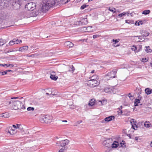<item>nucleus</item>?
Returning <instances> with one entry per match:
<instances>
[{
    "instance_id": "59",
    "label": "nucleus",
    "mask_w": 152,
    "mask_h": 152,
    "mask_svg": "<svg viewBox=\"0 0 152 152\" xmlns=\"http://www.w3.org/2000/svg\"><path fill=\"white\" fill-rule=\"evenodd\" d=\"M9 67L10 66L11 67H12L14 66V65L12 64H9Z\"/></svg>"
},
{
    "instance_id": "28",
    "label": "nucleus",
    "mask_w": 152,
    "mask_h": 152,
    "mask_svg": "<svg viewBox=\"0 0 152 152\" xmlns=\"http://www.w3.org/2000/svg\"><path fill=\"white\" fill-rule=\"evenodd\" d=\"M150 12V10H144L143 11L142 13L143 14L146 15L149 14Z\"/></svg>"
},
{
    "instance_id": "27",
    "label": "nucleus",
    "mask_w": 152,
    "mask_h": 152,
    "mask_svg": "<svg viewBox=\"0 0 152 152\" xmlns=\"http://www.w3.org/2000/svg\"><path fill=\"white\" fill-rule=\"evenodd\" d=\"M125 22L126 23L129 24H134V21L131 20H125Z\"/></svg>"
},
{
    "instance_id": "10",
    "label": "nucleus",
    "mask_w": 152,
    "mask_h": 152,
    "mask_svg": "<svg viewBox=\"0 0 152 152\" xmlns=\"http://www.w3.org/2000/svg\"><path fill=\"white\" fill-rule=\"evenodd\" d=\"M69 142V141L67 140H63L60 142V146L62 147H64L67 145Z\"/></svg>"
},
{
    "instance_id": "57",
    "label": "nucleus",
    "mask_w": 152,
    "mask_h": 152,
    "mask_svg": "<svg viewBox=\"0 0 152 152\" xmlns=\"http://www.w3.org/2000/svg\"><path fill=\"white\" fill-rule=\"evenodd\" d=\"M139 23L140 24L142 25L143 24V21L142 20L139 21Z\"/></svg>"
},
{
    "instance_id": "50",
    "label": "nucleus",
    "mask_w": 152,
    "mask_h": 152,
    "mask_svg": "<svg viewBox=\"0 0 152 152\" xmlns=\"http://www.w3.org/2000/svg\"><path fill=\"white\" fill-rule=\"evenodd\" d=\"M139 22V20L136 21L135 23V25L136 26H139L140 25V24Z\"/></svg>"
},
{
    "instance_id": "54",
    "label": "nucleus",
    "mask_w": 152,
    "mask_h": 152,
    "mask_svg": "<svg viewBox=\"0 0 152 152\" xmlns=\"http://www.w3.org/2000/svg\"><path fill=\"white\" fill-rule=\"evenodd\" d=\"M21 42H22V41L21 40H18V41L17 42H16V43H15V44H18L19 43Z\"/></svg>"
},
{
    "instance_id": "56",
    "label": "nucleus",
    "mask_w": 152,
    "mask_h": 152,
    "mask_svg": "<svg viewBox=\"0 0 152 152\" xmlns=\"http://www.w3.org/2000/svg\"><path fill=\"white\" fill-rule=\"evenodd\" d=\"M113 45L115 47H116L119 46V45H116V43L113 44Z\"/></svg>"
},
{
    "instance_id": "2",
    "label": "nucleus",
    "mask_w": 152,
    "mask_h": 152,
    "mask_svg": "<svg viewBox=\"0 0 152 152\" xmlns=\"http://www.w3.org/2000/svg\"><path fill=\"white\" fill-rule=\"evenodd\" d=\"M23 106V104L20 101L18 100L13 101V104L12 107L15 110L21 109L22 108L21 107Z\"/></svg>"
},
{
    "instance_id": "43",
    "label": "nucleus",
    "mask_w": 152,
    "mask_h": 152,
    "mask_svg": "<svg viewBox=\"0 0 152 152\" xmlns=\"http://www.w3.org/2000/svg\"><path fill=\"white\" fill-rule=\"evenodd\" d=\"M120 41V39H113L112 41L114 42L115 43H118Z\"/></svg>"
},
{
    "instance_id": "15",
    "label": "nucleus",
    "mask_w": 152,
    "mask_h": 152,
    "mask_svg": "<svg viewBox=\"0 0 152 152\" xmlns=\"http://www.w3.org/2000/svg\"><path fill=\"white\" fill-rule=\"evenodd\" d=\"M7 0H0V10L2 9L5 5V4L6 3L4 1Z\"/></svg>"
},
{
    "instance_id": "22",
    "label": "nucleus",
    "mask_w": 152,
    "mask_h": 152,
    "mask_svg": "<svg viewBox=\"0 0 152 152\" xmlns=\"http://www.w3.org/2000/svg\"><path fill=\"white\" fill-rule=\"evenodd\" d=\"M21 3H22L21 0H17L15 1V3H13V5L14 6L15 5H17L18 4V5H19V7H20V6Z\"/></svg>"
},
{
    "instance_id": "53",
    "label": "nucleus",
    "mask_w": 152,
    "mask_h": 152,
    "mask_svg": "<svg viewBox=\"0 0 152 152\" xmlns=\"http://www.w3.org/2000/svg\"><path fill=\"white\" fill-rule=\"evenodd\" d=\"M14 42H13L12 41V40H11V41H10L9 42V44L10 45H13V44H14Z\"/></svg>"
},
{
    "instance_id": "49",
    "label": "nucleus",
    "mask_w": 152,
    "mask_h": 152,
    "mask_svg": "<svg viewBox=\"0 0 152 152\" xmlns=\"http://www.w3.org/2000/svg\"><path fill=\"white\" fill-rule=\"evenodd\" d=\"M99 36L98 35L96 34H95L93 35V37L94 39H95L99 37Z\"/></svg>"
},
{
    "instance_id": "16",
    "label": "nucleus",
    "mask_w": 152,
    "mask_h": 152,
    "mask_svg": "<svg viewBox=\"0 0 152 152\" xmlns=\"http://www.w3.org/2000/svg\"><path fill=\"white\" fill-rule=\"evenodd\" d=\"M114 116L111 115L105 118H104V120L106 121L109 122L112 121L113 119H114Z\"/></svg>"
},
{
    "instance_id": "14",
    "label": "nucleus",
    "mask_w": 152,
    "mask_h": 152,
    "mask_svg": "<svg viewBox=\"0 0 152 152\" xmlns=\"http://www.w3.org/2000/svg\"><path fill=\"white\" fill-rule=\"evenodd\" d=\"M28 46H24L21 47H20L18 50L19 51L21 52H25L28 50Z\"/></svg>"
},
{
    "instance_id": "33",
    "label": "nucleus",
    "mask_w": 152,
    "mask_h": 152,
    "mask_svg": "<svg viewBox=\"0 0 152 152\" xmlns=\"http://www.w3.org/2000/svg\"><path fill=\"white\" fill-rule=\"evenodd\" d=\"M55 2L57 5L60 4L61 3H63L64 2V0H55Z\"/></svg>"
},
{
    "instance_id": "12",
    "label": "nucleus",
    "mask_w": 152,
    "mask_h": 152,
    "mask_svg": "<svg viewBox=\"0 0 152 152\" xmlns=\"http://www.w3.org/2000/svg\"><path fill=\"white\" fill-rule=\"evenodd\" d=\"M55 72H53L50 75V77L52 80H56L58 78V77L57 76H56L53 74H52L53 73H54Z\"/></svg>"
},
{
    "instance_id": "24",
    "label": "nucleus",
    "mask_w": 152,
    "mask_h": 152,
    "mask_svg": "<svg viewBox=\"0 0 152 152\" xmlns=\"http://www.w3.org/2000/svg\"><path fill=\"white\" fill-rule=\"evenodd\" d=\"M140 100L136 99L134 102V106H137L138 105V104L140 103Z\"/></svg>"
},
{
    "instance_id": "37",
    "label": "nucleus",
    "mask_w": 152,
    "mask_h": 152,
    "mask_svg": "<svg viewBox=\"0 0 152 152\" xmlns=\"http://www.w3.org/2000/svg\"><path fill=\"white\" fill-rule=\"evenodd\" d=\"M5 40L2 39H0V45L2 46L5 43Z\"/></svg>"
},
{
    "instance_id": "39",
    "label": "nucleus",
    "mask_w": 152,
    "mask_h": 152,
    "mask_svg": "<svg viewBox=\"0 0 152 152\" xmlns=\"http://www.w3.org/2000/svg\"><path fill=\"white\" fill-rule=\"evenodd\" d=\"M0 73L2 75H4L7 74V70L5 71H2L0 72Z\"/></svg>"
},
{
    "instance_id": "21",
    "label": "nucleus",
    "mask_w": 152,
    "mask_h": 152,
    "mask_svg": "<svg viewBox=\"0 0 152 152\" xmlns=\"http://www.w3.org/2000/svg\"><path fill=\"white\" fill-rule=\"evenodd\" d=\"M65 45L69 47H72L74 45V44L70 41H67L65 42Z\"/></svg>"
},
{
    "instance_id": "51",
    "label": "nucleus",
    "mask_w": 152,
    "mask_h": 152,
    "mask_svg": "<svg viewBox=\"0 0 152 152\" xmlns=\"http://www.w3.org/2000/svg\"><path fill=\"white\" fill-rule=\"evenodd\" d=\"M142 61L143 62H146L147 61V59L146 58H143L142 59Z\"/></svg>"
},
{
    "instance_id": "40",
    "label": "nucleus",
    "mask_w": 152,
    "mask_h": 152,
    "mask_svg": "<svg viewBox=\"0 0 152 152\" xmlns=\"http://www.w3.org/2000/svg\"><path fill=\"white\" fill-rule=\"evenodd\" d=\"M9 64H0V66H1L5 67H9Z\"/></svg>"
},
{
    "instance_id": "63",
    "label": "nucleus",
    "mask_w": 152,
    "mask_h": 152,
    "mask_svg": "<svg viewBox=\"0 0 152 152\" xmlns=\"http://www.w3.org/2000/svg\"><path fill=\"white\" fill-rule=\"evenodd\" d=\"M127 135L129 137H130V138H132L131 137V134H127Z\"/></svg>"
},
{
    "instance_id": "62",
    "label": "nucleus",
    "mask_w": 152,
    "mask_h": 152,
    "mask_svg": "<svg viewBox=\"0 0 152 152\" xmlns=\"http://www.w3.org/2000/svg\"><path fill=\"white\" fill-rule=\"evenodd\" d=\"M22 107V108L21 109H25V106L23 105V106L22 107Z\"/></svg>"
},
{
    "instance_id": "58",
    "label": "nucleus",
    "mask_w": 152,
    "mask_h": 152,
    "mask_svg": "<svg viewBox=\"0 0 152 152\" xmlns=\"http://www.w3.org/2000/svg\"><path fill=\"white\" fill-rule=\"evenodd\" d=\"M128 96L129 97V98H130L131 97H132V96L131 94V93L129 94L128 95Z\"/></svg>"
},
{
    "instance_id": "9",
    "label": "nucleus",
    "mask_w": 152,
    "mask_h": 152,
    "mask_svg": "<svg viewBox=\"0 0 152 152\" xmlns=\"http://www.w3.org/2000/svg\"><path fill=\"white\" fill-rule=\"evenodd\" d=\"M134 120V119H132L130 122L131 124L132 125V128L134 130H136L138 128V126L136 124L137 122Z\"/></svg>"
},
{
    "instance_id": "3",
    "label": "nucleus",
    "mask_w": 152,
    "mask_h": 152,
    "mask_svg": "<svg viewBox=\"0 0 152 152\" xmlns=\"http://www.w3.org/2000/svg\"><path fill=\"white\" fill-rule=\"evenodd\" d=\"M52 117L48 115L42 116L40 119L42 123H45L46 124L50 123L52 121Z\"/></svg>"
},
{
    "instance_id": "46",
    "label": "nucleus",
    "mask_w": 152,
    "mask_h": 152,
    "mask_svg": "<svg viewBox=\"0 0 152 152\" xmlns=\"http://www.w3.org/2000/svg\"><path fill=\"white\" fill-rule=\"evenodd\" d=\"M19 125H20V124H16V125H13L12 126L14 128L18 129L19 126Z\"/></svg>"
},
{
    "instance_id": "30",
    "label": "nucleus",
    "mask_w": 152,
    "mask_h": 152,
    "mask_svg": "<svg viewBox=\"0 0 152 152\" xmlns=\"http://www.w3.org/2000/svg\"><path fill=\"white\" fill-rule=\"evenodd\" d=\"M108 10L110 11L113 12V13H116V12L115 11L116 9L114 8H113V7L111 8V7H110L109 8Z\"/></svg>"
},
{
    "instance_id": "34",
    "label": "nucleus",
    "mask_w": 152,
    "mask_h": 152,
    "mask_svg": "<svg viewBox=\"0 0 152 152\" xmlns=\"http://www.w3.org/2000/svg\"><path fill=\"white\" fill-rule=\"evenodd\" d=\"M9 116L8 113H5L2 114V115L1 116L2 117H4L5 118H8L9 117Z\"/></svg>"
},
{
    "instance_id": "32",
    "label": "nucleus",
    "mask_w": 152,
    "mask_h": 152,
    "mask_svg": "<svg viewBox=\"0 0 152 152\" xmlns=\"http://www.w3.org/2000/svg\"><path fill=\"white\" fill-rule=\"evenodd\" d=\"M112 90V89L110 88H106L104 89V91L106 93H108Z\"/></svg>"
},
{
    "instance_id": "44",
    "label": "nucleus",
    "mask_w": 152,
    "mask_h": 152,
    "mask_svg": "<svg viewBox=\"0 0 152 152\" xmlns=\"http://www.w3.org/2000/svg\"><path fill=\"white\" fill-rule=\"evenodd\" d=\"M34 110V108L33 107H28L27 108V110L28 111L32 110L33 111Z\"/></svg>"
},
{
    "instance_id": "19",
    "label": "nucleus",
    "mask_w": 152,
    "mask_h": 152,
    "mask_svg": "<svg viewBox=\"0 0 152 152\" xmlns=\"http://www.w3.org/2000/svg\"><path fill=\"white\" fill-rule=\"evenodd\" d=\"M39 14V12L37 11H33L30 13V16L31 17H34L37 16Z\"/></svg>"
},
{
    "instance_id": "1",
    "label": "nucleus",
    "mask_w": 152,
    "mask_h": 152,
    "mask_svg": "<svg viewBox=\"0 0 152 152\" xmlns=\"http://www.w3.org/2000/svg\"><path fill=\"white\" fill-rule=\"evenodd\" d=\"M56 5L55 0H44L41 10L43 12H46L50 7Z\"/></svg>"
},
{
    "instance_id": "4",
    "label": "nucleus",
    "mask_w": 152,
    "mask_h": 152,
    "mask_svg": "<svg viewBox=\"0 0 152 152\" xmlns=\"http://www.w3.org/2000/svg\"><path fill=\"white\" fill-rule=\"evenodd\" d=\"M93 77H90V80L88 81V83H89L90 87H94L99 85V82H98L97 80H95L94 79H92Z\"/></svg>"
},
{
    "instance_id": "25",
    "label": "nucleus",
    "mask_w": 152,
    "mask_h": 152,
    "mask_svg": "<svg viewBox=\"0 0 152 152\" xmlns=\"http://www.w3.org/2000/svg\"><path fill=\"white\" fill-rule=\"evenodd\" d=\"M92 28V26L87 27L86 28V31L88 32H92L93 30L91 29Z\"/></svg>"
},
{
    "instance_id": "60",
    "label": "nucleus",
    "mask_w": 152,
    "mask_h": 152,
    "mask_svg": "<svg viewBox=\"0 0 152 152\" xmlns=\"http://www.w3.org/2000/svg\"><path fill=\"white\" fill-rule=\"evenodd\" d=\"M82 122V121H77V123L78 124H79Z\"/></svg>"
},
{
    "instance_id": "6",
    "label": "nucleus",
    "mask_w": 152,
    "mask_h": 152,
    "mask_svg": "<svg viewBox=\"0 0 152 152\" xmlns=\"http://www.w3.org/2000/svg\"><path fill=\"white\" fill-rule=\"evenodd\" d=\"M118 69H116L108 73L106 75L107 76L110 77V78H115L116 77V74Z\"/></svg>"
},
{
    "instance_id": "18",
    "label": "nucleus",
    "mask_w": 152,
    "mask_h": 152,
    "mask_svg": "<svg viewBox=\"0 0 152 152\" xmlns=\"http://www.w3.org/2000/svg\"><path fill=\"white\" fill-rule=\"evenodd\" d=\"M136 91L137 92V94H139V96H137V99L140 100L142 98V96L140 94H141V89H136Z\"/></svg>"
},
{
    "instance_id": "8",
    "label": "nucleus",
    "mask_w": 152,
    "mask_h": 152,
    "mask_svg": "<svg viewBox=\"0 0 152 152\" xmlns=\"http://www.w3.org/2000/svg\"><path fill=\"white\" fill-rule=\"evenodd\" d=\"M88 21L87 18H83L81 19L79 21L77 22V24H78L80 25H83L87 24Z\"/></svg>"
},
{
    "instance_id": "20",
    "label": "nucleus",
    "mask_w": 152,
    "mask_h": 152,
    "mask_svg": "<svg viewBox=\"0 0 152 152\" xmlns=\"http://www.w3.org/2000/svg\"><path fill=\"white\" fill-rule=\"evenodd\" d=\"M6 131L8 133H11V132H13L14 131H15V130L13 129L11 126H10L7 127L6 129Z\"/></svg>"
},
{
    "instance_id": "29",
    "label": "nucleus",
    "mask_w": 152,
    "mask_h": 152,
    "mask_svg": "<svg viewBox=\"0 0 152 152\" xmlns=\"http://www.w3.org/2000/svg\"><path fill=\"white\" fill-rule=\"evenodd\" d=\"M75 70V68L73 65L69 67V71L73 73Z\"/></svg>"
},
{
    "instance_id": "47",
    "label": "nucleus",
    "mask_w": 152,
    "mask_h": 152,
    "mask_svg": "<svg viewBox=\"0 0 152 152\" xmlns=\"http://www.w3.org/2000/svg\"><path fill=\"white\" fill-rule=\"evenodd\" d=\"M65 148H67L65 147H62L61 149H60L58 152H64L65 150Z\"/></svg>"
},
{
    "instance_id": "23",
    "label": "nucleus",
    "mask_w": 152,
    "mask_h": 152,
    "mask_svg": "<svg viewBox=\"0 0 152 152\" xmlns=\"http://www.w3.org/2000/svg\"><path fill=\"white\" fill-rule=\"evenodd\" d=\"M145 127L147 128H150L152 126L151 124L149 122H145L144 124Z\"/></svg>"
},
{
    "instance_id": "48",
    "label": "nucleus",
    "mask_w": 152,
    "mask_h": 152,
    "mask_svg": "<svg viewBox=\"0 0 152 152\" xmlns=\"http://www.w3.org/2000/svg\"><path fill=\"white\" fill-rule=\"evenodd\" d=\"M134 37H138L139 39H140V40H141L143 38V37L142 35V36H134Z\"/></svg>"
},
{
    "instance_id": "41",
    "label": "nucleus",
    "mask_w": 152,
    "mask_h": 152,
    "mask_svg": "<svg viewBox=\"0 0 152 152\" xmlns=\"http://www.w3.org/2000/svg\"><path fill=\"white\" fill-rule=\"evenodd\" d=\"M125 144H126V143L125 142V141L124 140H122L121 142H120V145H124V147H126V145H125ZM121 147H122V145H121Z\"/></svg>"
},
{
    "instance_id": "7",
    "label": "nucleus",
    "mask_w": 152,
    "mask_h": 152,
    "mask_svg": "<svg viewBox=\"0 0 152 152\" xmlns=\"http://www.w3.org/2000/svg\"><path fill=\"white\" fill-rule=\"evenodd\" d=\"M36 5L35 3H30L26 5V7H27L28 10L33 11L36 8Z\"/></svg>"
},
{
    "instance_id": "45",
    "label": "nucleus",
    "mask_w": 152,
    "mask_h": 152,
    "mask_svg": "<svg viewBox=\"0 0 152 152\" xmlns=\"http://www.w3.org/2000/svg\"><path fill=\"white\" fill-rule=\"evenodd\" d=\"M133 48H132V50L135 51L137 50V46H136L135 45H133L132 46Z\"/></svg>"
},
{
    "instance_id": "35",
    "label": "nucleus",
    "mask_w": 152,
    "mask_h": 152,
    "mask_svg": "<svg viewBox=\"0 0 152 152\" xmlns=\"http://www.w3.org/2000/svg\"><path fill=\"white\" fill-rule=\"evenodd\" d=\"M127 12H124L123 13H122L121 14H119L118 15V16L119 17H121L123 16H125L127 14ZM128 14H129V13H128L127 12Z\"/></svg>"
},
{
    "instance_id": "55",
    "label": "nucleus",
    "mask_w": 152,
    "mask_h": 152,
    "mask_svg": "<svg viewBox=\"0 0 152 152\" xmlns=\"http://www.w3.org/2000/svg\"><path fill=\"white\" fill-rule=\"evenodd\" d=\"M69 1H70V0H67L66 1H65V0H64V2L62 4H66V3H67Z\"/></svg>"
},
{
    "instance_id": "38",
    "label": "nucleus",
    "mask_w": 152,
    "mask_h": 152,
    "mask_svg": "<svg viewBox=\"0 0 152 152\" xmlns=\"http://www.w3.org/2000/svg\"><path fill=\"white\" fill-rule=\"evenodd\" d=\"M18 129L20 131V132H24L23 128L21 124H20V125H19V126Z\"/></svg>"
},
{
    "instance_id": "17",
    "label": "nucleus",
    "mask_w": 152,
    "mask_h": 152,
    "mask_svg": "<svg viewBox=\"0 0 152 152\" xmlns=\"http://www.w3.org/2000/svg\"><path fill=\"white\" fill-rule=\"evenodd\" d=\"M145 93L147 95L152 94V89L150 88H146L145 89Z\"/></svg>"
},
{
    "instance_id": "26",
    "label": "nucleus",
    "mask_w": 152,
    "mask_h": 152,
    "mask_svg": "<svg viewBox=\"0 0 152 152\" xmlns=\"http://www.w3.org/2000/svg\"><path fill=\"white\" fill-rule=\"evenodd\" d=\"M145 48H146L145 50L147 53H150L151 52V51H152L151 49L150 48H150L149 46H145Z\"/></svg>"
},
{
    "instance_id": "13",
    "label": "nucleus",
    "mask_w": 152,
    "mask_h": 152,
    "mask_svg": "<svg viewBox=\"0 0 152 152\" xmlns=\"http://www.w3.org/2000/svg\"><path fill=\"white\" fill-rule=\"evenodd\" d=\"M119 143L118 142L115 141L113 142L112 144H111V147L113 148H117L119 145Z\"/></svg>"
},
{
    "instance_id": "52",
    "label": "nucleus",
    "mask_w": 152,
    "mask_h": 152,
    "mask_svg": "<svg viewBox=\"0 0 152 152\" xmlns=\"http://www.w3.org/2000/svg\"><path fill=\"white\" fill-rule=\"evenodd\" d=\"M13 42L14 43V44H15L16 42L18 41V39H14L12 40Z\"/></svg>"
},
{
    "instance_id": "64",
    "label": "nucleus",
    "mask_w": 152,
    "mask_h": 152,
    "mask_svg": "<svg viewBox=\"0 0 152 152\" xmlns=\"http://www.w3.org/2000/svg\"><path fill=\"white\" fill-rule=\"evenodd\" d=\"M62 121L63 122H67V121H66V120H63V121Z\"/></svg>"
},
{
    "instance_id": "61",
    "label": "nucleus",
    "mask_w": 152,
    "mask_h": 152,
    "mask_svg": "<svg viewBox=\"0 0 152 152\" xmlns=\"http://www.w3.org/2000/svg\"><path fill=\"white\" fill-rule=\"evenodd\" d=\"M7 72H13V71L11 70H7Z\"/></svg>"
},
{
    "instance_id": "31",
    "label": "nucleus",
    "mask_w": 152,
    "mask_h": 152,
    "mask_svg": "<svg viewBox=\"0 0 152 152\" xmlns=\"http://www.w3.org/2000/svg\"><path fill=\"white\" fill-rule=\"evenodd\" d=\"M94 101V100L93 99H91L90 101L89 102L88 104L89 105L91 106H93V105H94L95 103V102Z\"/></svg>"
},
{
    "instance_id": "42",
    "label": "nucleus",
    "mask_w": 152,
    "mask_h": 152,
    "mask_svg": "<svg viewBox=\"0 0 152 152\" xmlns=\"http://www.w3.org/2000/svg\"><path fill=\"white\" fill-rule=\"evenodd\" d=\"M88 6V5H86V4H84L81 6V7H80V9L81 10H83V9H84L85 8L87 7Z\"/></svg>"
},
{
    "instance_id": "36",
    "label": "nucleus",
    "mask_w": 152,
    "mask_h": 152,
    "mask_svg": "<svg viewBox=\"0 0 152 152\" xmlns=\"http://www.w3.org/2000/svg\"><path fill=\"white\" fill-rule=\"evenodd\" d=\"M137 48L138 50L136 52H138L140 51L142 49V46L141 45H138L137 46Z\"/></svg>"
},
{
    "instance_id": "5",
    "label": "nucleus",
    "mask_w": 152,
    "mask_h": 152,
    "mask_svg": "<svg viewBox=\"0 0 152 152\" xmlns=\"http://www.w3.org/2000/svg\"><path fill=\"white\" fill-rule=\"evenodd\" d=\"M112 141L113 140L112 138H109L104 141L103 143V145L106 147L110 148L111 146Z\"/></svg>"
},
{
    "instance_id": "11",
    "label": "nucleus",
    "mask_w": 152,
    "mask_h": 152,
    "mask_svg": "<svg viewBox=\"0 0 152 152\" xmlns=\"http://www.w3.org/2000/svg\"><path fill=\"white\" fill-rule=\"evenodd\" d=\"M142 35L143 37H146L148 36L149 33L147 31L142 30L140 32Z\"/></svg>"
}]
</instances>
